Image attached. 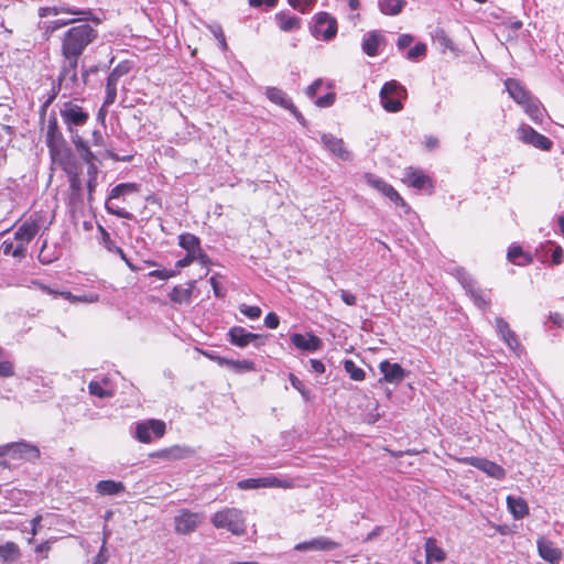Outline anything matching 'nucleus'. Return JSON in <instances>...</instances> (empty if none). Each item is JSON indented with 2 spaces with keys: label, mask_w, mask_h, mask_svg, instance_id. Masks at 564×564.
<instances>
[{
  "label": "nucleus",
  "mask_w": 564,
  "mask_h": 564,
  "mask_svg": "<svg viewBox=\"0 0 564 564\" xmlns=\"http://www.w3.org/2000/svg\"><path fill=\"white\" fill-rule=\"evenodd\" d=\"M97 36V30L87 23L68 29L62 37V56L79 59L86 47L93 43Z\"/></svg>",
  "instance_id": "f257e3e1"
},
{
  "label": "nucleus",
  "mask_w": 564,
  "mask_h": 564,
  "mask_svg": "<svg viewBox=\"0 0 564 564\" xmlns=\"http://www.w3.org/2000/svg\"><path fill=\"white\" fill-rule=\"evenodd\" d=\"M210 522L216 529H226L237 536L243 535L247 529L243 511L234 507H226L215 512Z\"/></svg>",
  "instance_id": "f03ea898"
},
{
  "label": "nucleus",
  "mask_w": 564,
  "mask_h": 564,
  "mask_svg": "<svg viewBox=\"0 0 564 564\" xmlns=\"http://www.w3.org/2000/svg\"><path fill=\"white\" fill-rule=\"evenodd\" d=\"M59 113L72 140L75 135H79L78 128L85 126L89 120V113L73 101L64 102L59 108Z\"/></svg>",
  "instance_id": "7ed1b4c3"
},
{
  "label": "nucleus",
  "mask_w": 564,
  "mask_h": 564,
  "mask_svg": "<svg viewBox=\"0 0 564 564\" xmlns=\"http://www.w3.org/2000/svg\"><path fill=\"white\" fill-rule=\"evenodd\" d=\"M408 96L404 86L397 80L387 82L380 90V101L388 112H399L403 109L402 100Z\"/></svg>",
  "instance_id": "20e7f679"
},
{
  "label": "nucleus",
  "mask_w": 564,
  "mask_h": 564,
  "mask_svg": "<svg viewBox=\"0 0 564 564\" xmlns=\"http://www.w3.org/2000/svg\"><path fill=\"white\" fill-rule=\"evenodd\" d=\"M78 59L63 57L58 75V89L64 88L69 94L78 93L82 88L80 79L77 76Z\"/></svg>",
  "instance_id": "39448f33"
},
{
  "label": "nucleus",
  "mask_w": 564,
  "mask_h": 564,
  "mask_svg": "<svg viewBox=\"0 0 564 564\" xmlns=\"http://www.w3.org/2000/svg\"><path fill=\"white\" fill-rule=\"evenodd\" d=\"M518 139L524 144L532 145L536 149L549 151L553 142L545 135L535 131L532 127L522 123L516 131Z\"/></svg>",
  "instance_id": "423d86ee"
},
{
  "label": "nucleus",
  "mask_w": 564,
  "mask_h": 564,
  "mask_svg": "<svg viewBox=\"0 0 564 564\" xmlns=\"http://www.w3.org/2000/svg\"><path fill=\"white\" fill-rule=\"evenodd\" d=\"M203 518L202 513L182 509L178 514L174 517L175 532L184 535L194 532L202 523Z\"/></svg>",
  "instance_id": "0eeeda50"
},
{
  "label": "nucleus",
  "mask_w": 564,
  "mask_h": 564,
  "mask_svg": "<svg viewBox=\"0 0 564 564\" xmlns=\"http://www.w3.org/2000/svg\"><path fill=\"white\" fill-rule=\"evenodd\" d=\"M137 189V185L133 184V183H122V184H118L117 186H115L110 194H109V197L106 202V210L111 214V215H116L120 218H124V219H133V215L122 208H119L118 206H116L115 204L111 203L112 199L115 198H118L120 197L121 195H124L126 193H130V192H133Z\"/></svg>",
  "instance_id": "6e6552de"
},
{
  "label": "nucleus",
  "mask_w": 564,
  "mask_h": 564,
  "mask_svg": "<svg viewBox=\"0 0 564 564\" xmlns=\"http://www.w3.org/2000/svg\"><path fill=\"white\" fill-rule=\"evenodd\" d=\"M337 33V22L326 12H321L315 17L313 35L322 37L325 41L332 40Z\"/></svg>",
  "instance_id": "1a4fd4ad"
},
{
  "label": "nucleus",
  "mask_w": 564,
  "mask_h": 564,
  "mask_svg": "<svg viewBox=\"0 0 564 564\" xmlns=\"http://www.w3.org/2000/svg\"><path fill=\"white\" fill-rule=\"evenodd\" d=\"M151 432L155 437H162L165 433V423L160 420H148L135 426V438L142 443L151 442Z\"/></svg>",
  "instance_id": "9d476101"
},
{
  "label": "nucleus",
  "mask_w": 564,
  "mask_h": 564,
  "mask_svg": "<svg viewBox=\"0 0 564 564\" xmlns=\"http://www.w3.org/2000/svg\"><path fill=\"white\" fill-rule=\"evenodd\" d=\"M3 452L0 455L10 453L13 458H22L26 460H34L40 457V449L29 443L18 442L3 445Z\"/></svg>",
  "instance_id": "9b49d317"
},
{
  "label": "nucleus",
  "mask_w": 564,
  "mask_h": 564,
  "mask_svg": "<svg viewBox=\"0 0 564 564\" xmlns=\"http://www.w3.org/2000/svg\"><path fill=\"white\" fill-rule=\"evenodd\" d=\"M289 484L275 476L260 478H248L238 481L237 487L241 490H252L258 488H285Z\"/></svg>",
  "instance_id": "f8f14e48"
},
{
  "label": "nucleus",
  "mask_w": 564,
  "mask_h": 564,
  "mask_svg": "<svg viewBox=\"0 0 564 564\" xmlns=\"http://www.w3.org/2000/svg\"><path fill=\"white\" fill-rule=\"evenodd\" d=\"M45 142L52 155H55L65 144V139L58 127L55 115L48 118Z\"/></svg>",
  "instance_id": "ddd939ff"
},
{
  "label": "nucleus",
  "mask_w": 564,
  "mask_h": 564,
  "mask_svg": "<svg viewBox=\"0 0 564 564\" xmlns=\"http://www.w3.org/2000/svg\"><path fill=\"white\" fill-rule=\"evenodd\" d=\"M339 547V544L329 538L317 536L308 541L300 542L294 546L299 552H329Z\"/></svg>",
  "instance_id": "4468645a"
},
{
  "label": "nucleus",
  "mask_w": 564,
  "mask_h": 564,
  "mask_svg": "<svg viewBox=\"0 0 564 564\" xmlns=\"http://www.w3.org/2000/svg\"><path fill=\"white\" fill-rule=\"evenodd\" d=\"M231 344L238 347H246L249 344L260 346L263 344V336L247 332L243 327L236 326L229 330Z\"/></svg>",
  "instance_id": "2eb2a0df"
},
{
  "label": "nucleus",
  "mask_w": 564,
  "mask_h": 564,
  "mask_svg": "<svg viewBox=\"0 0 564 564\" xmlns=\"http://www.w3.org/2000/svg\"><path fill=\"white\" fill-rule=\"evenodd\" d=\"M366 181L371 187L381 192L384 196L390 198L397 205L408 207L404 199L399 195V193L382 178L373 174H366Z\"/></svg>",
  "instance_id": "dca6fc26"
},
{
  "label": "nucleus",
  "mask_w": 564,
  "mask_h": 564,
  "mask_svg": "<svg viewBox=\"0 0 564 564\" xmlns=\"http://www.w3.org/2000/svg\"><path fill=\"white\" fill-rule=\"evenodd\" d=\"M322 143L324 147L344 161L351 160V153L346 149L343 139L337 138L330 133H324L322 135Z\"/></svg>",
  "instance_id": "f3484780"
},
{
  "label": "nucleus",
  "mask_w": 564,
  "mask_h": 564,
  "mask_svg": "<svg viewBox=\"0 0 564 564\" xmlns=\"http://www.w3.org/2000/svg\"><path fill=\"white\" fill-rule=\"evenodd\" d=\"M465 462L496 479H502L505 477V469L491 460L478 457H468Z\"/></svg>",
  "instance_id": "a211bd4d"
},
{
  "label": "nucleus",
  "mask_w": 564,
  "mask_h": 564,
  "mask_svg": "<svg viewBox=\"0 0 564 564\" xmlns=\"http://www.w3.org/2000/svg\"><path fill=\"white\" fill-rule=\"evenodd\" d=\"M291 341L296 348L310 352L316 351L323 346L322 339L313 334L302 335L295 333L291 336Z\"/></svg>",
  "instance_id": "6ab92c4d"
},
{
  "label": "nucleus",
  "mask_w": 564,
  "mask_h": 564,
  "mask_svg": "<svg viewBox=\"0 0 564 564\" xmlns=\"http://www.w3.org/2000/svg\"><path fill=\"white\" fill-rule=\"evenodd\" d=\"M379 369L387 382L398 384L405 378V371L399 364H391L384 360L380 362Z\"/></svg>",
  "instance_id": "aec40b11"
},
{
  "label": "nucleus",
  "mask_w": 564,
  "mask_h": 564,
  "mask_svg": "<svg viewBox=\"0 0 564 564\" xmlns=\"http://www.w3.org/2000/svg\"><path fill=\"white\" fill-rule=\"evenodd\" d=\"M538 550L540 556L552 564L557 563L562 557V551L543 538L538 540Z\"/></svg>",
  "instance_id": "412c9836"
},
{
  "label": "nucleus",
  "mask_w": 564,
  "mask_h": 564,
  "mask_svg": "<svg viewBox=\"0 0 564 564\" xmlns=\"http://www.w3.org/2000/svg\"><path fill=\"white\" fill-rule=\"evenodd\" d=\"M496 328L509 348L516 350L519 347L520 344L517 335L510 329L509 324L502 317L496 318Z\"/></svg>",
  "instance_id": "4be33fe9"
},
{
  "label": "nucleus",
  "mask_w": 564,
  "mask_h": 564,
  "mask_svg": "<svg viewBox=\"0 0 564 564\" xmlns=\"http://www.w3.org/2000/svg\"><path fill=\"white\" fill-rule=\"evenodd\" d=\"M505 84L510 97L519 105L527 102L532 97L517 79L508 78Z\"/></svg>",
  "instance_id": "5701e85b"
},
{
  "label": "nucleus",
  "mask_w": 564,
  "mask_h": 564,
  "mask_svg": "<svg viewBox=\"0 0 564 564\" xmlns=\"http://www.w3.org/2000/svg\"><path fill=\"white\" fill-rule=\"evenodd\" d=\"M40 226L36 221H25L14 232V239L22 243H29L39 232Z\"/></svg>",
  "instance_id": "b1692460"
},
{
  "label": "nucleus",
  "mask_w": 564,
  "mask_h": 564,
  "mask_svg": "<svg viewBox=\"0 0 564 564\" xmlns=\"http://www.w3.org/2000/svg\"><path fill=\"white\" fill-rule=\"evenodd\" d=\"M193 290H194V281L187 282L186 286L176 285L170 292V299L173 303H176V304L189 303Z\"/></svg>",
  "instance_id": "393cba45"
},
{
  "label": "nucleus",
  "mask_w": 564,
  "mask_h": 564,
  "mask_svg": "<svg viewBox=\"0 0 564 564\" xmlns=\"http://www.w3.org/2000/svg\"><path fill=\"white\" fill-rule=\"evenodd\" d=\"M507 506L511 514L516 519H523L529 514V507L527 501L521 497L508 496Z\"/></svg>",
  "instance_id": "a878e982"
},
{
  "label": "nucleus",
  "mask_w": 564,
  "mask_h": 564,
  "mask_svg": "<svg viewBox=\"0 0 564 564\" xmlns=\"http://www.w3.org/2000/svg\"><path fill=\"white\" fill-rule=\"evenodd\" d=\"M220 366H226L237 373L249 372L254 369V364L250 360H231L225 357L215 358Z\"/></svg>",
  "instance_id": "bb28decb"
},
{
  "label": "nucleus",
  "mask_w": 564,
  "mask_h": 564,
  "mask_svg": "<svg viewBox=\"0 0 564 564\" xmlns=\"http://www.w3.org/2000/svg\"><path fill=\"white\" fill-rule=\"evenodd\" d=\"M382 41L383 36L379 32H369L362 41V51L368 56H376L378 55V47Z\"/></svg>",
  "instance_id": "cd10ccee"
},
{
  "label": "nucleus",
  "mask_w": 564,
  "mask_h": 564,
  "mask_svg": "<svg viewBox=\"0 0 564 564\" xmlns=\"http://www.w3.org/2000/svg\"><path fill=\"white\" fill-rule=\"evenodd\" d=\"M429 181L430 178L420 170L410 167L405 171L404 182L414 188H424Z\"/></svg>",
  "instance_id": "c85d7f7f"
},
{
  "label": "nucleus",
  "mask_w": 564,
  "mask_h": 564,
  "mask_svg": "<svg viewBox=\"0 0 564 564\" xmlns=\"http://www.w3.org/2000/svg\"><path fill=\"white\" fill-rule=\"evenodd\" d=\"M275 20L280 26V29L284 32H291L293 30H297L301 26V20L291 15L286 12H279L275 14Z\"/></svg>",
  "instance_id": "c756f323"
},
{
  "label": "nucleus",
  "mask_w": 564,
  "mask_h": 564,
  "mask_svg": "<svg viewBox=\"0 0 564 564\" xmlns=\"http://www.w3.org/2000/svg\"><path fill=\"white\" fill-rule=\"evenodd\" d=\"M525 113L534 123H541L543 120V108L536 98L531 97L527 102L521 105Z\"/></svg>",
  "instance_id": "7c9ffc66"
},
{
  "label": "nucleus",
  "mask_w": 564,
  "mask_h": 564,
  "mask_svg": "<svg viewBox=\"0 0 564 564\" xmlns=\"http://www.w3.org/2000/svg\"><path fill=\"white\" fill-rule=\"evenodd\" d=\"M96 489L100 495L115 496L124 491V485L121 481L100 480L96 485Z\"/></svg>",
  "instance_id": "2f4dec72"
},
{
  "label": "nucleus",
  "mask_w": 564,
  "mask_h": 564,
  "mask_svg": "<svg viewBox=\"0 0 564 564\" xmlns=\"http://www.w3.org/2000/svg\"><path fill=\"white\" fill-rule=\"evenodd\" d=\"M265 95L272 102L283 107L284 109H293V102L288 98L283 90L276 87H270L267 89Z\"/></svg>",
  "instance_id": "473e14b6"
},
{
  "label": "nucleus",
  "mask_w": 564,
  "mask_h": 564,
  "mask_svg": "<svg viewBox=\"0 0 564 564\" xmlns=\"http://www.w3.org/2000/svg\"><path fill=\"white\" fill-rule=\"evenodd\" d=\"M425 554L427 563L443 562L445 560V552L437 545L433 538H429L425 542Z\"/></svg>",
  "instance_id": "72a5a7b5"
},
{
  "label": "nucleus",
  "mask_w": 564,
  "mask_h": 564,
  "mask_svg": "<svg viewBox=\"0 0 564 564\" xmlns=\"http://www.w3.org/2000/svg\"><path fill=\"white\" fill-rule=\"evenodd\" d=\"M20 556V549L14 542H7L0 545V558L3 563H12Z\"/></svg>",
  "instance_id": "f704fd0d"
},
{
  "label": "nucleus",
  "mask_w": 564,
  "mask_h": 564,
  "mask_svg": "<svg viewBox=\"0 0 564 564\" xmlns=\"http://www.w3.org/2000/svg\"><path fill=\"white\" fill-rule=\"evenodd\" d=\"M191 454L188 448L181 446H173L171 448L162 449L153 454L155 457L167 458V459H182Z\"/></svg>",
  "instance_id": "c9c22d12"
},
{
  "label": "nucleus",
  "mask_w": 564,
  "mask_h": 564,
  "mask_svg": "<svg viewBox=\"0 0 564 564\" xmlns=\"http://www.w3.org/2000/svg\"><path fill=\"white\" fill-rule=\"evenodd\" d=\"M178 245L189 253H196L200 250L198 237L189 232L180 235Z\"/></svg>",
  "instance_id": "e433bc0d"
},
{
  "label": "nucleus",
  "mask_w": 564,
  "mask_h": 564,
  "mask_svg": "<svg viewBox=\"0 0 564 564\" xmlns=\"http://www.w3.org/2000/svg\"><path fill=\"white\" fill-rule=\"evenodd\" d=\"M405 4L404 0H379V8L383 14L397 15Z\"/></svg>",
  "instance_id": "4c0bfd02"
},
{
  "label": "nucleus",
  "mask_w": 564,
  "mask_h": 564,
  "mask_svg": "<svg viewBox=\"0 0 564 564\" xmlns=\"http://www.w3.org/2000/svg\"><path fill=\"white\" fill-rule=\"evenodd\" d=\"M76 150L79 152L80 158L88 164L95 160L94 153L90 151L88 143L80 137L75 135L72 140Z\"/></svg>",
  "instance_id": "58836bf2"
},
{
  "label": "nucleus",
  "mask_w": 564,
  "mask_h": 564,
  "mask_svg": "<svg viewBox=\"0 0 564 564\" xmlns=\"http://www.w3.org/2000/svg\"><path fill=\"white\" fill-rule=\"evenodd\" d=\"M98 229L101 235V242H102L104 247L109 252H115V253L119 254L121 259H126V253L123 252V250L120 247L116 246L115 241L110 238L109 232L102 226H98Z\"/></svg>",
  "instance_id": "ea45409f"
},
{
  "label": "nucleus",
  "mask_w": 564,
  "mask_h": 564,
  "mask_svg": "<svg viewBox=\"0 0 564 564\" xmlns=\"http://www.w3.org/2000/svg\"><path fill=\"white\" fill-rule=\"evenodd\" d=\"M465 288L468 290L474 303L479 308L489 307L490 302H489V300L486 299V296L481 290L474 288V285L471 283L466 284Z\"/></svg>",
  "instance_id": "a19ab883"
},
{
  "label": "nucleus",
  "mask_w": 564,
  "mask_h": 564,
  "mask_svg": "<svg viewBox=\"0 0 564 564\" xmlns=\"http://www.w3.org/2000/svg\"><path fill=\"white\" fill-rule=\"evenodd\" d=\"M130 72V66L127 62L118 64L109 74L107 84L115 85L117 87L119 79Z\"/></svg>",
  "instance_id": "79ce46f5"
},
{
  "label": "nucleus",
  "mask_w": 564,
  "mask_h": 564,
  "mask_svg": "<svg viewBox=\"0 0 564 564\" xmlns=\"http://www.w3.org/2000/svg\"><path fill=\"white\" fill-rule=\"evenodd\" d=\"M344 369L355 381H362L365 379V371L359 368L352 360H345Z\"/></svg>",
  "instance_id": "37998d69"
},
{
  "label": "nucleus",
  "mask_w": 564,
  "mask_h": 564,
  "mask_svg": "<svg viewBox=\"0 0 564 564\" xmlns=\"http://www.w3.org/2000/svg\"><path fill=\"white\" fill-rule=\"evenodd\" d=\"M56 7H57V10H58V13H68V14H73V15H82L83 20H89V17L91 15L90 10L76 9L74 7H68L66 4H59V6H56Z\"/></svg>",
  "instance_id": "c03bdc74"
},
{
  "label": "nucleus",
  "mask_w": 564,
  "mask_h": 564,
  "mask_svg": "<svg viewBox=\"0 0 564 564\" xmlns=\"http://www.w3.org/2000/svg\"><path fill=\"white\" fill-rule=\"evenodd\" d=\"M88 391L90 394L96 395L98 398L105 399L112 397V392L109 390H106L101 387V384L97 381H91L88 384Z\"/></svg>",
  "instance_id": "a18cd8bd"
},
{
  "label": "nucleus",
  "mask_w": 564,
  "mask_h": 564,
  "mask_svg": "<svg viewBox=\"0 0 564 564\" xmlns=\"http://www.w3.org/2000/svg\"><path fill=\"white\" fill-rule=\"evenodd\" d=\"M546 248H552V263L557 265L562 262V259H563V249L561 246L558 245H555L554 242L552 241H547L543 247L542 249H546Z\"/></svg>",
  "instance_id": "49530a36"
},
{
  "label": "nucleus",
  "mask_w": 564,
  "mask_h": 564,
  "mask_svg": "<svg viewBox=\"0 0 564 564\" xmlns=\"http://www.w3.org/2000/svg\"><path fill=\"white\" fill-rule=\"evenodd\" d=\"M239 311L251 319H257L261 315V308L259 306H249L246 304L240 305Z\"/></svg>",
  "instance_id": "de8ad7c7"
},
{
  "label": "nucleus",
  "mask_w": 564,
  "mask_h": 564,
  "mask_svg": "<svg viewBox=\"0 0 564 564\" xmlns=\"http://www.w3.org/2000/svg\"><path fill=\"white\" fill-rule=\"evenodd\" d=\"M117 98V87L115 85H110L106 83V97L104 100L102 107H108L116 101Z\"/></svg>",
  "instance_id": "09e8293b"
},
{
  "label": "nucleus",
  "mask_w": 564,
  "mask_h": 564,
  "mask_svg": "<svg viewBox=\"0 0 564 564\" xmlns=\"http://www.w3.org/2000/svg\"><path fill=\"white\" fill-rule=\"evenodd\" d=\"M426 53V45L424 43H417L406 54L409 59H416L421 56H424Z\"/></svg>",
  "instance_id": "8fccbe9b"
},
{
  "label": "nucleus",
  "mask_w": 564,
  "mask_h": 564,
  "mask_svg": "<svg viewBox=\"0 0 564 564\" xmlns=\"http://www.w3.org/2000/svg\"><path fill=\"white\" fill-rule=\"evenodd\" d=\"M290 382L294 389H296L306 400L310 398V392L305 388L304 383L294 375H290Z\"/></svg>",
  "instance_id": "3c124183"
},
{
  "label": "nucleus",
  "mask_w": 564,
  "mask_h": 564,
  "mask_svg": "<svg viewBox=\"0 0 564 564\" xmlns=\"http://www.w3.org/2000/svg\"><path fill=\"white\" fill-rule=\"evenodd\" d=\"M14 376V366L9 360L0 361V378H9Z\"/></svg>",
  "instance_id": "603ef678"
},
{
  "label": "nucleus",
  "mask_w": 564,
  "mask_h": 564,
  "mask_svg": "<svg viewBox=\"0 0 564 564\" xmlns=\"http://www.w3.org/2000/svg\"><path fill=\"white\" fill-rule=\"evenodd\" d=\"M335 98L336 96L334 93H328L325 96L317 98L315 100V105L319 108L330 107L334 104Z\"/></svg>",
  "instance_id": "864d4df0"
},
{
  "label": "nucleus",
  "mask_w": 564,
  "mask_h": 564,
  "mask_svg": "<svg viewBox=\"0 0 564 564\" xmlns=\"http://www.w3.org/2000/svg\"><path fill=\"white\" fill-rule=\"evenodd\" d=\"M336 293L340 296L341 301L346 305L355 306L357 304L356 296L352 293H350L349 291H347V290H338Z\"/></svg>",
  "instance_id": "5fc2aeb1"
},
{
  "label": "nucleus",
  "mask_w": 564,
  "mask_h": 564,
  "mask_svg": "<svg viewBox=\"0 0 564 564\" xmlns=\"http://www.w3.org/2000/svg\"><path fill=\"white\" fill-rule=\"evenodd\" d=\"M290 6L294 9L301 11L302 13L306 12V8L313 4L316 0H288Z\"/></svg>",
  "instance_id": "6e6d98bb"
},
{
  "label": "nucleus",
  "mask_w": 564,
  "mask_h": 564,
  "mask_svg": "<svg viewBox=\"0 0 564 564\" xmlns=\"http://www.w3.org/2000/svg\"><path fill=\"white\" fill-rule=\"evenodd\" d=\"M280 319L279 316L271 312L264 318V325L270 329H275L279 326Z\"/></svg>",
  "instance_id": "4d7b16f0"
},
{
  "label": "nucleus",
  "mask_w": 564,
  "mask_h": 564,
  "mask_svg": "<svg viewBox=\"0 0 564 564\" xmlns=\"http://www.w3.org/2000/svg\"><path fill=\"white\" fill-rule=\"evenodd\" d=\"M522 248L517 246L509 249L507 257L509 261L516 262L518 264L517 259L522 257Z\"/></svg>",
  "instance_id": "13d9d810"
},
{
  "label": "nucleus",
  "mask_w": 564,
  "mask_h": 564,
  "mask_svg": "<svg viewBox=\"0 0 564 564\" xmlns=\"http://www.w3.org/2000/svg\"><path fill=\"white\" fill-rule=\"evenodd\" d=\"M174 275V271L172 270H154L152 272H150V276H155V278H159L161 280H167L170 278H172Z\"/></svg>",
  "instance_id": "bf43d9fd"
},
{
  "label": "nucleus",
  "mask_w": 564,
  "mask_h": 564,
  "mask_svg": "<svg viewBox=\"0 0 564 564\" xmlns=\"http://www.w3.org/2000/svg\"><path fill=\"white\" fill-rule=\"evenodd\" d=\"M412 42H413L412 35L402 34L399 36L397 45L400 50H403V48L410 46Z\"/></svg>",
  "instance_id": "052dcab7"
},
{
  "label": "nucleus",
  "mask_w": 564,
  "mask_h": 564,
  "mask_svg": "<svg viewBox=\"0 0 564 564\" xmlns=\"http://www.w3.org/2000/svg\"><path fill=\"white\" fill-rule=\"evenodd\" d=\"M322 86V79H316L313 82L312 85H310L307 88H306V95L307 97L310 98H314L317 90L319 89V87Z\"/></svg>",
  "instance_id": "680f3d73"
},
{
  "label": "nucleus",
  "mask_w": 564,
  "mask_h": 564,
  "mask_svg": "<svg viewBox=\"0 0 564 564\" xmlns=\"http://www.w3.org/2000/svg\"><path fill=\"white\" fill-rule=\"evenodd\" d=\"M57 14H59V13H58L56 6L40 8V10H39V15L42 18L48 17V15H57Z\"/></svg>",
  "instance_id": "e2e57ef3"
},
{
  "label": "nucleus",
  "mask_w": 564,
  "mask_h": 564,
  "mask_svg": "<svg viewBox=\"0 0 564 564\" xmlns=\"http://www.w3.org/2000/svg\"><path fill=\"white\" fill-rule=\"evenodd\" d=\"M26 253V243L19 242L17 247H14L12 251V256L14 258H24Z\"/></svg>",
  "instance_id": "0e129e2a"
},
{
  "label": "nucleus",
  "mask_w": 564,
  "mask_h": 564,
  "mask_svg": "<svg viewBox=\"0 0 564 564\" xmlns=\"http://www.w3.org/2000/svg\"><path fill=\"white\" fill-rule=\"evenodd\" d=\"M310 364H311V369L314 372L323 373L325 371V366H324V364L321 360L311 359Z\"/></svg>",
  "instance_id": "69168bd1"
},
{
  "label": "nucleus",
  "mask_w": 564,
  "mask_h": 564,
  "mask_svg": "<svg viewBox=\"0 0 564 564\" xmlns=\"http://www.w3.org/2000/svg\"><path fill=\"white\" fill-rule=\"evenodd\" d=\"M276 2L278 0H249V4L254 8L261 7L263 4L273 7Z\"/></svg>",
  "instance_id": "338daca9"
},
{
  "label": "nucleus",
  "mask_w": 564,
  "mask_h": 564,
  "mask_svg": "<svg viewBox=\"0 0 564 564\" xmlns=\"http://www.w3.org/2000/svg\"><path fill=\"white\" fill-rule=\"evenodd\" d=\"M196 259V256L195 253H187V256L181 260L177 261V267H186L188 264H191L194 260Z\"/></svg>",
  "instance_id": "774afa93"
}]
</instances>
